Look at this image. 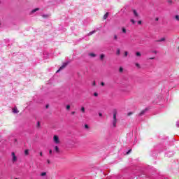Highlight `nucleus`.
<instances>
[{"instance_id":"obj_8","label":"nucleus","mask_w":179,"mask_h":179,"mask_svg":"<svg viewBox=\"0 0 179 179\" xmlns=\"http://www.w3.org/2000/svg\"><path fill=\"white\" fill-rule=\"evenodd\" d=\"M13 113H14V114H17V113H19V110H17V108H13Z\"/></svg>"},{"instance_id":"obj_44","label":"nucleus","mask_w":179,"mask_h":179,"mask_svg":"<svg viewBox=\"0 0 179 179\" xmlns=\"http://www.w3.org/2000/svg\"><path fill=\"white\" fill-rule=\"evenodd\" d=\"M39 155H40V156H43V152H41L39 153Z\"/></svg>"},{"instance_id":"obj_2","label":"nucleus","mask_w":179,"mask_h":179,"mask_svg":"<svg viewBox=\"0 0 179 179\" xmlns=\"http://www.w3.org/2000/svg\"><path fill=\"white\" fill-rule=\"evenodd\" d=\"M53 141L56 145H59V143H61V141H59V137H58L57 135L53 136Z\"/></svg>"},{"instance_id":"obj_47","label":"nucleus","mask_w":179,"mask_h":179,"mask_svg":"<svg viewBox=\"0 0 179 179\" xmlns=\"http://www.w3.org/2000/svg\"><path fill=\"white\" fill-rule=\"evenodd\" d=\"M15 179H17V178H15Z\"/></svg>"},{"instance_id":"obj_18","label":"nucleus","mask_w":179,"mask_h":179,"mask_svg":"<svg viewBox=\"0 0 179 179\" xmlns=\"http://www.w3.org/2000/svg\"><path fill=\"white\" fill-rule=\"evenodd\" d=\"M108 17V13H106L104 15H103V19L106 20Z\"/></svg>"},{"instance_id":"obj_14","label":"nucleus","mask_w":179,"mask_h":179,"mask_svg":"<svg viewBox=\"0 0 179 179\" xmlns=\"http://www.w3.org/2000/svg\"><path fill=\"white\" fill-rule=\"evenodd\" d=\"M136 57H142V54H141V52H136Z\"/></svg>"},{"instance_id":"obj_48","label":"nucleus","mask_w":179,"mask_h":179,"mask_svg":"<svg viewBox=\"0 0 179 179\" xmlns=\"http://www.w3.org/2000/svg\"><path fill=\"white\" fill-rule=\"evenodd\" d=\"M0 27H1V24H0Z\"/></svg>"},{"instance_id":"obj_41","label":"nucleus","mask_w":179,"mask_h":179,"mask_svg":"<svg viewBox=\"0 0 179 179\" xmlns=\"http://www.w3.org/2000/svg\"><path fill=\"white\" fill-rule=\"evenodd\" d=\"M138 24H142V21H138Z\"/></svg>"},{"instance_id":"obj_36","label":"nucleus","mask_w":179,"mask_h":179,"mask_svg":"<svg viewBox=\"0 0 179 179\" xmlns=\"http://www.w3.org/2000/svg\"><path fill=\"white\" fill-rule=\"evenodd\" d=\"M92 86H96V81H94V82L92 83Z\"/></svg>"},{"instance_id":"obj_24","label":"nucleus","mask_w":179,"mask_h":179,"mask_svg":"<svg viewBox=\"0 0 179 179\" xmlns=\"http://www.w3.org/2000/svg\"><path fill=\"white\" fill-rule=\"evenodd\" d=\"M122 33H127V29H125V28H122Z\"/></svg>"},{"instance_id":"obj_35","label":"nucleus","mask_w":179,"mask_h":179,"mask_svg":"<svg viewBox=\"0 0 179 179\" xmlns=\"http://www.w3.org/2000/svg\"><path fill=\"white\" fill-rule=\"evenodd\" d=\"M131 23H133V24H135V20H131Z\"/></svg>"},{"instance_id":"obj_40","label":"nucleus","mask_w":179,"mask_h":179,"mask_svg":"<svg viewBox=\"0 0 179 179\" xmlns=\"http://www.w3.org/2000/svg\"><path fill=\"white\" fill-rule=\"evenodd\" d=\"M127 115H132V112H130V113H129L128 114H127Z\"/></svg>"},{"instance_id":"obj_6","label":"nucleus","mask_w":179,"mask_h":179,"mask_svg":"<svg viewBox=\"0 0 179 179\" xmlns=\"http://www.w3.org/2000/svg\"><path fill=\"white\" fill-rule=\"evenodd\" d=\"M162 41H166V38H162L156 41L157 43H162Z\"/></svg>"},{"instance_id":"obj_45","label":"nucleus","mask_w":179,"mask_h":179,"mask_svg":"<svg viewBox=\"0 0 179 179\" xmlns=\"http://www.w3.org/2000/svg\"><path fill=\"white\" fill-rule=\"evenodd\" d=\"M148 59H155V57H150Z\"/></svg>"},{"instance_id":"obj_39","label":"nucleus","mask_w":179,"mask_h":179,"mask_svg":"<svg viewBox=\"0 0 179 179\" xmlns=\"http://www.w3.org/2000/svg\"><path fill=\"white\" fill-rule=\"evenodd\" d=\"M152 52H153V54H157V51H156V50L152 51Z\"/></svg>"},{"instance_id":"obj_46","label":"nucleus","mask_w":179,"mask_h":179,"mask_svg":"<svg viewBox=\"0 0 179 179\" xmlns=\"http://www.w3.org/2000/svg\"><path fill=\"white\" fill-rule=\"evenodd\" d=\"M46 108H48V105H46Z\"/></svg>"},{"instance_id":"obj_28","label":"nucleus","mask_w":179,"mask_h":179,"mask_svg":"<svg viewBox=\"0 0 179 179\" xmlns=\"http://www.w3.org/2000/svg\"><path fill=\"white\" fill-rule=\"evenodd\" d=\"M49 155H52V150H49Z\"/></svg>"},{"instance_id":"obj_5","label":"nucleus","mask_w":179,"mask_h":179,"mask_svg":"<svg viewBox=\"0 0 179 179\" xmlns=\"http://www.w3.org/2000/svg\"><path fill=\"white\" fill-rule=\"evenodd\" d=\"M146 111H148V108H145V109L143 110L138 114V117H142L143 115H145Z\"/></svg>"},{"instance_id":"obj_17","label":"nucleus","mask_w":179,"mask_h":179,"mask_svg":"<svg viewBox=\"0 0 179 179\" xmlns=\"http://www.w3.org/2000/svg\"><path fill=\"white\" fill-rule=\"evenodd\" d=\"M37 10H40V8H37L32 10L31 13H34L35 12H37Z\"/></svg>"},{"instance_id":"obj_32","label":"nucleus","mask_w":179,"mask_h":179,"mask_svg":"<svg viewBox=\"0 0 179 179\" xmlns=\"http://www.w3.org/2000/svg\"><path fill=\"white\" fill-rule=\"evenodd\" d=\"M105 85H106V84L104 83V82H101V86H105Z\"/></svg>"},{"instance_id":"obj_26","label":"nucleus","mask_w":179,"mask_h":179,"mask_svg":"<svg viewBox=\"0 0 179 179\" xmlns=\"http://www.w3.org/2000/svg\"><path fill=\"white\" fill-rule=\"evenodd\" d=\"M114 40H118V36L117 35L114 36Z\"/></svg>"},{"instance_id":"obj_15","label":"nucleus","mask_w":179,"mask_h":179,"mask_svg":"<svg viewBox=\"0 0 179 179\" xmlns=\"http://www.w3.org/2000/svg\"><path fill=\"white\" fill-rule=\"evenodd\" d=\"M80 111H82V113H86V110L85 109V107L82 106L80 108Z\"/></svg>"},{"instance_id":"obj_7","label":"nucleus","mask_w":179,"mask_h":179,"mask_svg":"<svg viewBox=\"0 0 179 179\" xmlns=\"http://www.w3.org/2000/svg\"><path fill=\"white\" fill-rule=\"evenodd\" d=\"M55 153H59V148L58 146H55Z\"/></svg>"},{"instance_id":"obj_21","label":"nucleus","mask_w":179,"mask_h":179,"mask_svg":"<svg viewBox=\"0 0 179 179\" xmlns=\"http://www.w3.org/2000/svg\"><path fill=\"white\" fill-rule=\"evenodd\" d=\"M41 177H44L45 176H47V173L43 172L41 173Z\"/></svg>"},{"instance_id":"obj_38","label":"nucleus","mask_w":179,"mask_h":179,"mask_svg":"<svg viewBox=\"0 0 179 179\" xmlns=\"http://www.w3.org/2000/svg\"><path fill=\"white\" fill-rule=\"evenodd\" d=\"M155 22H159V17L155 18Z\"/></svg>"},{"instance_id":"obj_29","label":"nucleus","mask_w":179,"mask_h":179,"mask_svg":"<svg viewBox=\"0 0 179 179\" xmlns=\"http://www.w3.org/2000/svg\"><path fill=\"white\" fill-rule=\"evenodd\" d=\"M124 57H128V52L127 51L124 52Z\"/></svg>"},{"instance_id":"obj_10","label":"nucleus","mask_w":179,"mask_h":179,"mask_svg":"<svg viewBox=\"0 0 179 179\" xmlns=\"http://www.w3.org/2000/svg\"><path fill=\"white\" fill-rule=\"evenodd\" d=\"M94 33H96V30H94V31H92L89 32V33L87 34V36H92V35L94 34Z\"/></svg>"},{"instance_id":"obj_37","label":"nucleus","mask_w":179,"mask_h":179,"mask_svg":"<svg viewBox=\"0 0 179 179\" xmlns=\"http://www.w3.org/2000/svg\"><path fill=\"white\" fill-rule=\"evenodd\" d=\"M173 3V1L171 0L168 1V3Z\"/></svg>"},{"instance_id":"obj_4","label":"nucleus","mask_w":179,"mask_h":179,"mask_svg":"<svg viewBox=\"0 0 179 179\" xmlns=\"http://www.w3.org/2000/svg\"><path fill=\"white\" fill-rule=\"evenodd\" d=\"M66 65H68V62L64 63L62 66H60V68L57 70V72H59L60 71H62V69H64V68H65Z\"/></svg>"},{"instance_id":"obj_22","label":"nucleus","mask_w":179,"mask_h":179,"mask_svg":"<svg viewBox=\"0 0 179 179\" xmlns=\"http://www.w3.org/2000/svg\"><path fill=\"white\" fill-rule=\"evenodd\" d=\"M24 154L26 155V156L29 155V150H25Z\"/></svg>"},{"instance_id":"obj_20","label":"nucleus","mask_w":179,"mask_h":179,"mask_svg":"<svg viewBox=\"0 0 179 179\" xmlns=\"http://www.w3.org/2000/svg\"><path fill=\"white\" fill-rule=\"evenodd\" d=\"M119 72H120V73H122V72H124V69H123L122 67H120V69H119Z\"/></svg>"},{"instance_id":"obj_19","label":"nucleus","mask_w":179,"mask_h":179,"mask_svg":"<svg viewBox=\"0 0 179 179\" xmlns=\"http://www.w3.org/2000/svg\"><path fill=\"white\" fill-rule=\"evenodd\" d=\"M135 65L138 69H141V64L139 63H136Z\"/></svg>"},{"instance_id":"obj_1","label":"nucleus","mask_w":179,"mask_h":179,"mask_svg":"<svg viewBox=\"0 0 179 179\" xmlns=\"http://www.w3.org/2000/svg\"><path fill=\"white\" fill-rule=\"evenodd\" d=\"M113 118L110 121V124L112 126V128H117V122H118V119H117V109H114L113 110Z\"/></svg>"},{"instance_id":"obj_12","label":"nucleus","mask_w":179,"mask_h":179,"mask_svg":"<svg viewBox=\"0 0 179 179\" xmlns=\"http://www.w3.org/2000/svg\"><path fill=\"white\" fill-rule=\"evenodd\" d=\"M121 55V50L120 48H117V52H116V55Z\"/></svg>"},{"instance_id":"obj_9","label":"nucleus","mask_w":179,"mask_h":179,"mask_svg":"<svg viewBox=\"0 0 179 179\" xmlns=\"http://www.w3.org/2000/svg\"><path fill=\"white\" fill-rule=\"evenodd\" d=\"M133 13L136 17H138V16H139V15L136 12V10H133Z\"/></svg>"},{"instance_id":"obj_30","label":"nucleus","mask_w":179,"mask_h":179,"mask_svg":"<svg viewBox=\"0 0 179 179\" xmlns=\"http://www.w3.org/2000/svg\"><path fill=\"white\" fill-rule=\"evenodd\" d=\"M40 125H41L40 122H37V127H38V128H40Z\"/></svg>"},{"instance_id":"obj_33","label":"nucleus","mask_w":179,"mask_h":179,"mask_svg":"<svg viewBox=\"0 0 179 179\" xmlns=\"http://www.w3.org/2000/svg\"><path fill=\"white\" fill-rule=\"evenodd\" d=\"M131 151H132V150H129L127 152V155H129V153H131Z\"/></svg>"},{"instance_id":"obj_31","label":"nucleus","mask_w":179,"mask_h":179,"mask_svg":"<svg viewBox=\"0 0 179 179\" xmlns=\"http://www.w3.org/2000/svg\"><path fill=\"white\" fill-rule=\"evenodd\" d=\"M47 163L48 164H51V161H50V159H47Z\"/></svg>"},{"instance_id":"obj_42","label":"nucleus","mask_w":179,"mask_h":179,"mask_svg":"<svg viewBox=\"0 0 179 179\" xmlns=\"http://www.w3.org/2000/svg\"><path fill=\"white\" fill-rule=\"evenodd\" d=\"M75 113H76L75 111L71 112V115H75Z\"/></svg>"},{"instance_id":"obj_27","label":"nucleus","mask_w":179,"mask_h":179,"mask_svg":"<svg viewBox=\"0 0 179 179\" xmlns=\"http://www.w3.org/2000/svg\"><path fill=\"white\" fill-rule=\"evenodd\" d=\"M94 96L95 97H97V96H99V94H98L97 92H94Z\"/></svg>"},{"instance_id":"obj_25","label":"nucleus","mask_w":179,"mask_h":179,"mask_svg":"<svg viewBox=\"0 0 179 179\" xmlns=\"http://www.w3.org/2000/svg\"><path fill=\"white\" fill-rule=\"evenodd\" d=\"M84 127H85V129H89V125L85 124Z\"/></svg>"},{"instance_id":"obj_13","label":"nucleus","mask_w":179,"mask_h":179,"mask_svg":"<svg viewBox=\"0 0 179 179\" xmlns=\"http://www.w3.org/2000/svg\"><path fill=\"white\" fill-rule=\"evenodd\" d=\"M173 19H176V20H177V22H179V15H176L173 17Z\"/></svg>"},{"instance_id":"obj_23","label":"nucleus","mask_w":179,"mask_h":179,"mask_svg":"<svg viewBox=\"0 0 179 179\" xmlns=\"http://www.w3.org/2000/svg\"><path fill=\"white\" fill-rule=\"evenodd\" d=\"M66 110H71V106L70 105H67L66 106Z\"/></svg>"},{"instance_id":"obj_16","label":"nucleus","mask_w":179,"mask_h":179,"mask_svg":"<svg viewBox=\"0 0 179 179\" xmlns=\"http://www.w3.org/2000/svg\"><path fill=\"white\" fill-rule=\"evenodd\" d=\"M89 55H90V57H92V58H94V57H96V54H94V53H90Z\"/></svg>"},{"instance_id":"obj_43","label":"nucleus","mask_w":179,"mask_h":179,"mask_svg":"<svg viewBox=\"0 0 179 179\" xmlns=\"http://www.w3.org/2000/svg\"><path fill=\"white\" fill-rule=\"evenodd\" d=\"M99 117H103V114L102 113H99Z\"/></svg>"},{"instance_id":"obj_3","label":"nucleus","mask_w":179,"mask_h":179,"mask_svg":"<svg viewBox=\"0 0 179 179\" xmlns=\"http://www.w3.org/2000/svg\"><path fill=\"white\" fill-rule=\"evenodd\" d=\"M11 156H12V162L13 163H16L17 162V157H16V154L15 152H11Z\"/></svg>"},{"instance_id":"obj_11","label":"nucleus","mask_w":179,"mask_h":179,"mask_svg":"<svg viewBox=\"0 0 179 179\" xmlns=\"http://www.w3.org/2000/svg\"><path fill=\"white\" fill-rule=\"evenodd\" d=\"M106 57V55L104 54H101L100 55V59L101 61H103L104 59V57Z\"/></svg>"},{"instance_id":"obj_34","label":"nucleus","mask_w":179,"mask_h":179,"mask_svg":"<svg viewBox=\"0 0 179 179\" xmlns=\"http://www.w3.org/2000/svg\"><path fill=\"white\" fill-rule=\"evenodd\" d=\"M43 17H48V15H42Z\"/></svg>"}]
</instances>
